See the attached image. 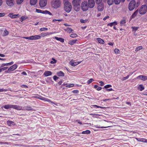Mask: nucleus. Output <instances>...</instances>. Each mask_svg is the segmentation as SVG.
I'll list each match as a JSON object with an SVG mask.
<instances>
[{"label": "nucleus", "instance_id": "obj_57", "mask_svg": "<svg viewBox=\"0 0 147 147\" xmlns=\"http://www.w3.org/2000/svg\"><path fill=\"white\" fill-rule=\"evenodd\" d=\"M87 21V20H84L82 19H80V22L82 23H85V22H86Z\"/></svg>", "mask_w": 147, "mask_h": 147}, {"label": "nucleus", "instance_id": "obj_6", "mask_svg": "<svg viewBox=\"0 0 147 147\" xmlns=\"http://www.w3.org/2000/svg\"><path fill=\"white\" fill-rule=\"evenodd\" d=\"M136 4V1L134 0H131L130 2L128 5V9L129 11H132L134 9Z\"/></svg>", "mask_w": 147, "mask_h": 147}, {"label": "nucleus", "instance_id": "obj_58", "mask_svg": "<svg viewBox=\"0 0 147 147\" xmlns=\"http://www.w3.org/2000/svg\"><path fill=\"white\" fill-rule=\"evenodd\" d=\"M72 92L74 94H77L79 93V91L78 90H74L72 91Z\"/></svg>", "mask_w": 147, "mask_h": 147}, {"label": "nucleus", "instance_id": "obj_40", "mask_svg": "<svg viewBox=\"0 0 147 147\" xmlns=\"http://www.w3.org/2000/svg\"><path fill=\"white\" fill-rule=\"evenodd\" d=\"M25 109L28 111H31L32 110V108L30 106H26L25 107Z\"/></svg>", "mask_w": 147, "mask_h": 147}, {"label": "nucleus", "instance_id": "obj_7", "mask_svg": "<svg viewBox=\"0 0 147 147\" xmlns=\"http://www.w3.org/2000/svg\"><path fill=\"white\" fill-rule=\"evenodd\" d=\"M18 67V65L16 64H14L11 66L7 71H5V73H9L10 72L16 69Z\"/></svg>", "mask_w": 147, "mask_h": 147}, {"label": "nucleus", "instance_id": "obj_44", "mask_svg": "<svg viewBox=\"0 0 147 147\" xmlns=\"http://www.w3.org/2000/svg\"><path fill=\"white\" fill-rule=\"evenodd\" d=\"M70 36L71 38H75L77 37L78 36L76 34H71Z\"/></svg>", "mask_w": 147, "mask_h": 147}, {"label": "nucleus", "instance_id": "obj_42", "mask_svg": "<svg viewBox=\"0 0 147 147\" xmlns=\"http://www.w3.org/2000/svg\"><path fill=\"white\" fill-rule=\"evenodd\" d=\"M93 106L94 107H96L97 108H101L102 109H105L106 108V107H102L101 106H98L96 105H93Z\"/></svg>", "mask_w": 147, "mask_h": 147}, {"label": "nucleus", "instance_id": "obj_21", "mask_svg": "<svg viewBox=\"0 0 147 147\" xmlns=\"http://www.w3.org/2000/svg\"><path fill=\"white\" fill-rule=\"evenodd\" d=\"M37 1V0H30V4L32 5H34L36 4Z\"/></svg>", "mask_w": 147, "mask_h": 147}, {"label": "nucleus", "instance_id": "obj_1", "mask_svg": "<svg viewBox=\"0 0 147 147\" xmlns=\"http://www.w3.org/2000/svg\"><path fill=\"white\" fill-rule=\"evenodd\" d=\"M61 4L60 0H53L51 2L52 7L54 8L57 9L59 8Z\"/></svg>", "mask_w": 147, "mask_h": 147}, {"label": "nucleus", "instance_id": "obj_35", "mask_svg": "<svg viewBox=\"0 0 147 147\" xmlns=\"http://www.w3.org/2000/svg\"><path fill=\"white\" fill-rule=\"evenodd\" d=\"M65 86L68 88L72 87L74 86V84H66Z\"/></svg>", "mask_w": 147, "mask_h": 147}, {"label": "nucleus", "instance_id": "obj_34", "mask_svg": "<svg viewBox=\"0 0 147 147\" xmlns=\"http://www.w3.org/2000/svg\"><path fill=\"white\" fill-rule=\"evenodd\" d=\"M90 133V131L88 130H87L85 131H84L82 132V134H89Z\"/></svg>", "mask_w": 147, "mask_h": 147}, {"label": "nucleus", "instance_id": "obj_63", "mask_svg": "<svg viewBox=\"0 0 147 147\" xmlns=\"http://www.w3.org/2000/svg\"><path fill=\"white\" fill-rule=\"evenodd\" d=\"M99 83L100 84V85L101 86H103L105 84L104 82L102 81L100 82Z\"/></svg>", "mask_w": 147, "mask_h": 147}, {"label": "nucleus", "instance_id": "obj_52", "mask_svg": "<svg viewBox=\"0 0 147 147\" xmlns=\"http://www.w3.org/2000/svg\"><path fill=\"white\" fill-rule=\"evenodd\" d=\"M9 143L7 142H0V144H8Z\"/></svg>", "mask_w": 147, "mask_h": 147}, {"label": "nucleus", "instance_id": "obj_53", "mask_svg": "<svg viewBox=\"0 0 147 147\" xmlns=\"http://www.w3.org/2000/svg\"><path fill=\"white\" fill-rule=\"evenodd\" d=\"M48 29L47 28H42L40 29V31H43L47 30H48Z\"/></svg>", "mask_w": 147, "mask_h": 147}, {"label": "nucleus", "instance_id": "obj_38", "mask_svg": "<svg viewBox=\"0 0 147 147\" xmlns=\"http://www.w3.org/2000/svg\"><path fill=\"white\" fill-rule=\"evenodd\" d=\"M77 40H73L69 41V43L71 45H73L76 43Z\"/></svg>", "mask_w": 147, "mask_h": 147}, {"label": "nucleus", "instance_id": "obj_33", "mask_svg": "<svg viewBox=\"0 0 147 147\" xmlns=\"http://www.w3.org/2000/svg\"><path fill=\"white\" fill-rule=\"evenodd\" d=\"M138 11L137 10H136L135 12H134L133 14L132 15V16H131V18H135L137 15L138 14Z\"/></svg>", "mask_w": 147, "mask_h": 147}, {"label": "nucleus", "instance_id": "obj_54", "mask_svg": "<svg viewBox=\"0 0 147 147\" xmlns=\"http://www.w3.org/2000/svg\"><path fill=\"white\" fill-rule=\"evenodd\" d=\"M20 21L21 22H23L24 20H25L26 18L24 16H22L20 18Z\"/></svg>", "mask_w": 147, "mask_h": 147}, {"label": "nucleus", "instance_id": "obj_12", "mask_svg": "<svg viewBox=\"0 0 147 147\" xmlns=\"http://www.w3.org/2000/svg\"><path fill=\"white\" fill-rule=\"evenodd\" d=\"M74 10L76 11H78L80 9V5L79 4H73Z\"/></svg>", "mask_w": 147, "mask_h": 147}, {"label": "nucleus", "instance_id": "obj_4", "mask_svg": "<svg viewBox=\"0 0 147 147\" xmlns=\"http://www.w3.org/2000/svg\"><path fill=\"white\" fill-rule=\"evenodd\" d=\"M147 11V6L146 5H142L139 10V13L140 14H144Z\"/></svg>", "mask_w": 147, "mask_h": 147}, {"label": "nucleus", "instance_id": "obj_59", "mask_svg": "<svg viewBox=\"0 0 147 147\" xmlns=\"http://www.w3.org/2000/svg\"><path fill=\"white\" fill-rule=\"evenodd\" d=\"M59 78L57 77L56 76H54L53 77V79L55 81H56V80Z\"/></svg>", "mask_w": 147, "mask_h": 147}, {"label": "nucleus", "instance_id": "obj_17", "mask_svg": "<svg viewBox=\"0 0 147 147\" xmlns=\"http://www.w3.org/2000/svg\"><path fill=\"white\" fill-rule=\"evenodd\" d=\"M53 34L52 32H46V33H42L40 34L41 36L42 37H43L46 36L47 35H51Z\"/></svg>", "mask_w": 147, "mask_h": 147}, {"label": "nucleus", "instance_id": "obj_48", "mask_svg": "<svg viewBox=\"0 0 147 147\" xmlns=\"http://www.w3.org/2000/svg\"><path fill=\"white\" fill-rule=\"evenodd\" d=\"M16 110H23L22 109V107L19 105H17Z\"/></svg>", "mask_w": 147, "mask_h": 147}, {"label": "nucleus", "instance_id": "obj_39", "mask_svg": "<svg viewBox=\"0 0 147 147\" xmlns=\"http://www.w3.org/2000/svg\"><path fill=\"white\" fill-rule=\"evenodd\" d=\"M44 14H48L52 16V13L50 12V11H47V10H45L44 11Z\"/></svg>", "mask_w": 147, "mask_h": 147}, {"label": "nucleus", "instance_id": "obj_43", "mask_svg": "<svg viewBox=\"0 0 147 147\" xmlns=\"http://www.w3.org/2000/svg\"><path fill=\"white\" fill-rule=\"evenodd\" d=\"M52 60H53V61H51L50 62V63L52 64H53L54 63H55L57 62V60H55L54 58H52Z\"/></svg>", "mask_w": 147, "mask_h": 147}, {"label": "nucleus", "instance_id": "obj_51", "mask_svg": "<svg viewBox=\"0 0 147 147\" xmlns=\"http://www.w3.org/2000/svg\"><path fill=\"white\" fill-rule=\"evenodd\" d=\"M102 0H96V2L97 4H100L102 2Z\"/></svg>", "mask_w": 147, "mask_h": 147}, {"label": "nucleus", "instance_id": "obj_30", "mask_svg": "<svg viewBox=\"0 0 147 147\" xmlns=\"http://www.w3.org/2000/svg\"><path fill=\"white\" fill-rule=\"evenodd\" d=\"M96 40L100 43L104 44L105 43L104 40L100 38H97Z\"/></svg>", "mask_w": 147, "mask_h": 147}, {"label": "nucleus", "instance_id": "obj_25", "mask_svg": "<svg viewBox=\"0 0 147 147\" xmlns=\"http://www.w3.org/2000/svg\"><path fill=\"white\" fill-rule=\"evenodd\" d=\"M126 20L125 19H123L121 20L120 24L121 26H125L126 23Z\"/></svg>", "mask_w": 147, "mask_h": 147}, {"label": "nucleus", "instance_id": "obj_46", "mask_svg": "<svg viewBox=\"0 0 147 147\" xmlns=\"http://www.w3.org/2000/svg\"><path fill=\"white\" fill-rule=\"evenodd\" d=\"M24 0H16V2L17 4H20Z\"/></svg>", "mask_w": 147, "mask_h": 147}, {"label": "nucleus", "instance_id": "obj_32", "mask_svg": "<svg viewBox=\"0 0 147 147\" xmlns=\"http://www.w3.org/2000/svg\"><path fill=\"white\" fill-rule=\"evenodd\" d=\"M90 115L93 117V118H98L100 116V115L97 114H90Z\"/></svg>", "mask_w": 147, "mask_h": 147}, {"label": "nucleus", "instance_id": "obj_13", "mask_svg": "<svg viewBox=\"0 0 147 147\" xmlns=\"http://www.w3.org/2000/svg\"><path fill=\"white\" fill-rule=\"evenodd\" d=\"M52 74V72L50 71H46L43 74L45 76H48L51 75Z\"/></svg>", "mask_w": 147, "mask_h": 147}, {"label": "nucleus", "instance_id": "obj_8", "mask_svg": "<svg viewBox=\"0 0 147 147\" xmlns=\"http://www.w3.org/2000/svg\"><path fill=\"white\" fill-rule=\"evenodd\" d=\"M47 3V0H40L39 5L41 7H43L46 6Z\"/></svg>", "mask_w": 147, "mask_h": 147}, {"label": "nucleus", "instance_id": "obj_23", "mask_svg": "<svg viewBox=\"0 0 147 147\" xmlns=\"http://www.w3.org/2000/svg\"><path fill=\"white\" fill-rule=\"evenodd\" d=\"M136 139L139 142H146V138H136Z\"/></svg>", "mask_w": 147, "mask_h": 147}, {"label": "nucleus", "instance_id": "obj_60", "mask_svg": "<svg viewBox=\"0 0 147 147\" xmlns=\"http://www.w3.org/2000/svg\"><path fill=\"white\" fill-rule=\"evenodd\" d=\"M132 28L133 30L136 31L138 29L139 27H132Z\"/></svg>", "mask_w": 147, "mask_h": 147}, {"label": "nucleus", "instance_id": "obj_45", "mask_svg": "<svg viewBox=\"0 0 147 147\" xmlns=\"http://www.w3.org/2000/svg\"><path fill=\"white\" fill-rule=\"evenodd\" d=\"M121 1V0H115V3L116 5H118L120 3Z\"/></svg>", "mask_w": 147, "mask_h": 147}, {"label": "nucleus", "instance_id": "obj_19", "mask_svg": "<svg viewBox=\"0 0 147 147\" xmlns=\"http://www.w3.org/2000/svg\"><path fill=\"white\" fill-rule=\"evenodd\" d=\"M81 0H73L72 1L73 4H80Z\"/></svg>", "mask_w": 147, "mask_h": 147}, {"label": "nucleus", "instance_id": "obj_18", "mask_svg": "<svg viewBox=\"0 0 147 147\" xmlns=\"http://www.w3.org/2000/svg\"><path fill=\"white\" fill-rule=\"evenodd\" d=\"M55 39L57 40L60 41L61 42H63L64 41V39L62 38L55 37Z\"/></svg>", "mask_w": 147, "mask_h": 147}, {"label": "nucleus", "instance_id": "obj_64", "mask_svg": "<svg viewBox=\"0 0 147 147\" xmlns=\"http://www.w3.org/2000/svg\"><path fill=\"white\" fill-rule=\"evenodd\" d=\"M5 14L4 13H0V17H3L5 16Z\"/></svg>", "mask_w": 147, "mask_h": 147}, {"label": "nucleus", "instance_id": "obj_5", "mask_svg": "<svg viewBox=\"0 0 147 147\" xmlns=\"http://www.w3.org/2000/svg\"><path fill=\"white\" fill-rule=\"evenodd\" d=\"M22 38L27 39L34 40L39 39L40 38L41 36L38 35L32 36L29 37H22Z\"/></svg>", "mask_w": 147, "mask_h": 147}, {"label": "nucleus", "instance_id": "obj_41", "mask_svg": "<svg viewBox=\"0 0 147 147\" xmlns=\"http://www.w3.org/2000/svg\"><path fill=\"white\" fill-rule=\"evenodd\" d=\"M47 102H49V103H52V104H53L55 105L56 106H57L58 105L57 104V103L54 102H53L51 101V100H50L49 99H48L47 100Z\"/></svg>", "mask_w": 147, "mask_h": 147}, {"label": "nucleus", "instance_id": "obj_29", "mask_svg": "<svg viewBox=\"0 0 147 147\" xmlns=\"http://www.w3.org/2000/svg\"><path fill=\"white\" fill-rule=\"evenodd\" d=\"M9 34V32L8 31L7 29H5L4 31V32L3 33V36H6L8 35Z\"/></svg>", "mask_w": 147, "mask_h": 147}, {"label": "nucleus", "instance_id": "obj_36", "mask_svg": "<svg viewBox=\"0 0 147 147\" xmlns=\"http://www.w3.org/2000/svg\"><path fill=\"white\" fill-rule=\"evenodd\" d=\"M142 46H139L137 47L135 49L136 51H138L142 49Z\"/></svg>", "mask_w": 147, "mask_h": 147}, {"label": "nucleus", "instance_id": "obj_61", "mask_svg": "<svg viewBox=\"0 0 147 147\" xmlns=\"http://www.w3.org/2000/svg\"><path fill=\"white\" fill-rule=\"evenodd\" d=\"M70 64L72 66H74V62L72 61H71L69 62Z\"/></svg>", "mask_w": 147, "mask_h": 147}, {"label": "nucleus", "instance_id": "obj_20", "mask_svg": "<svg viewBox=\"0 0 147 147\" xmlns=\"http://www.w3.org/2000/svg\"><path fill=\"white\" fill-rule=\"evenodd\" d=\"M57 74L59 76L63 77L65 76L63 72L61 71L57 72Z\"/></svg>", "mask_w": 147, "mask_h": 147}, {"label": "nucleus", "instance_id": "obj_3", "mask_svg": "<svg viewBox=\"0 0 147 147\" xmlns=\"http://www.w3.org/2000/svg\"><path fill=\"white\" fill-rule=\"evenodd\" d=\"M81 8L82 10L84 11H86L88 9L89 7L88 3L87 1H84L82 3Z\"/></svg>", "mask_w": 147, "mask_h": 147}, {"label": "nucleus", "instance_id": "obj_11", "mask_svg": "<svg viewBox=\"0 0 147 147\" xmlns=\"http://www.w3.org/2000/svg\"><path fill=\"white\" fill-rule=\"evenodd\" d=\"M6 3L9 6L11 7L14 4V0H6Z\"/></svg>", "mask_w": 147, "mask_h": 147}, {"label": "nucleus", "instance_id": "obj_16", "mask_svg": "<svg viewBox=\"0 0 147 147\" xmlns=\"http://www.w3.org/2000/svg\"><path fill=\"white\" fill-rule=\"evenodd\" d=\"M64 30L69 33L74 32V30L70 28H67L66 29H64Z\"/></svg>", "mask_w": 147, "mask_h": 147}, {"label": "nucleus", "instance_id": "obj_50", "mask_svg": "<svg viewBox=\"0 0 147 147\" xmlns=\"http://www.w3.org/2000/svg\"><path fill=\"white\" fill-rule=\"evenodd\" d=\"M111 87H112L111 85L110 84H108L105 86L104 87L105 88L107 89L108 88H109Z\"/></svg>", "mask_w": 147, "mask_h": 147}, {"label": "nucleus", "instance_id": "obj_24", "mask_svg": "<svg viewBox=\"0 0 147 147\" xmlns=\"http://www.w3.org/2000/svg\"><path fill=\"white\" fill-rule=\"evenodd\" d=\"M140 91H142L144 89V88L142 84H141L137 88Z\"/></svg>", "mask_w": 147, "mask_h": 147}, {"label": "nucleus", "instance_id": "obj_10", "mask_svg": "<svg viewBox=\"0 0 147 147\" xmlns=\"http://www.w3.org/2000/svg\"><path fill=\"white\" fill-rule=\"evenodd\" d=\"M136 78L137 79L140 78L141 80L145 81L147 80V76L141 75L137 76Z\"/></svg>", "mask_w": 147, "mask_h": 147}, {"label": "nucleus", "instance_id": "obj_55", "mask_svg": "<svg viewBox=\"0 0 147 147\" xmlns=\"http://www.w3.org/2000/svg\"><path fill=\"white\" fill-rule=\"evenodd\" d=\"M7 90L6 89H4L3 88H0V92H6Z\"/></svg>", "mask_w": 147, "mask_h": 147}, {"label": "nucleus", "instance_id": "obj_47", "mask_svg": "<svg viewBox=\"0 0 147 147\" xmlns=\"http://www.w3.org/2000/svg\"><path fill=\"white\" fill-rule=\"evenodd\" d=\"M94 81V80L92 78H91L89 80H88L87 82V83L88 84H89L91 83L92 82Z\"/></svg>", "mask_w": 147, "mask_h": 147}, {"label": "nucleus", "instance_id": "obj_31", "mask_svg": "<svg viewBox=\"0 0 147 147\" xmlns=\"http://www.w3.org/2000/svg\"><path fill=\"white\" fill-rule=\"evenodd\" d=\"M115 3V0H107V3L109 5H112Z\"/></svg>", "mask_w": 147, "mask_h": 147}, {"label": "nucleus", "instance_id": "obj_27", "mask_svg": "<svg viewBox=\"0 0 147 147\" xmlns=\"http://www.w3.org/2000/svg\"><path fill=\"white\" fill-rule=\"evenodd\" d=\"M117 22H111L107 24L108 26H110L111 27L112 26H115L117 25Z\"/></svg>", "mask_w": 147, "mask_h": 147}, {"label": "nucleus", "instance_id": "obj_28", "mask_svg": "<svg viewBox=\"0 0 147 147\" xmlns=\"http://www.w3.org/2000/svg\"><path fill=\"white\" fill-rule=\"evenodd\" d=\"M14 63L13 62H9L7 63H3L2 64V67H4L5 66H8L9 65H11L13 64Z\"/></svg>", "mask_w": 147, "mask_h": 147}, {"label": "nucleus", "instance_id": "obj_62", "mask_svg": "<svg viewBox=\"0 0 147 147\" xmlns=\"http://www.w3.org/2000/svg\"><path fill=\"white\" fill-rule=\"evenodd\" d=\"M8 68L7 67H5L2 68H1V71H4L6 69Z\"/></svg>", "mask_w": 147, "mask_h": 147}, {"label": "nucleus", "instance_id": "obj_14", "mask_svg": "<svg viewBox=\"0 0 147 147\" xmlns=\"http://www.w3.org/2000/svg\"><path fill=\"white\" fill-rule=\"evenodd\" d=\"M9 15L10 17L12 18H16L20 16L19 14L13 15L12 13H10Z\"/></svg>", "mask_w": 147, "mask_h": 147}, {"label": "nucleus", "instance_id": "obj_2", "mask_svg": "<svg viewBox=\"0 0 147 147\" xmlns=\"http://www.w3.org/2000/svg\"><path fill=\"white\" fill-rule=\"evenodd\" d=\"M64 8L66 12L69 13L72 9L71 3L68 1H65L64 3Z\"/></svg>", "mask_w": 147, "mask_h": 147}, {"label": "nucleus", "instance_id": "obj_9", "mask_svg": "<svg viewBox=\"0 0 147 147\" xmlns=\"http://www.w3.org/2000/svg\"><path fill=\"white\" fill-rule=\"evenodd\" d=\"M88 2L89 7L90 8H93L95 5V1L94 0H88Z\"/></svg>", "mask_w": 147, "mask_h": 147}, {"label": "nucleus", "instance_id": "obj_37", "mask_svg": "<svg viewBox=\"0 0 147 147\" xmlns=\"http://www.w3.org/2000/svg\"><path fill=\"white\" fill-rule=\"evenodd\" d=\"M36 12L38 13H41L43 14L44 13V11L40 9H36Z\"/></svg>", "mask_w": 147, "mask_h": 147}, {"label": "nucleus", "instance_id": "obj_56", "mask_svg": "<svg viewBox=\"0 0 147 147\" xmlns=\"http://www.w3.org/2000/svg\"><path fill=\"white\" fill-rule=\"evenodd\" d=\"M17 105H11V108L15 109L16 110Z\"/></svg>", "mask_w": 147, "mask_h": 147}, {"label": "nucleus", "instance_id": "obj_22", "mask_svg": "<svg viewBox=\"0 0 147 147\" xmlns=\"http://www.w3.org/2000/svg\"><path fill=\"white\" fill-rule=\"evenodd\" d=\"M7 123L8 125L9 126H11V125H15V123L14 122L10 121H7Z\"/></svg>", "mask_w": 147, "mask_h": 147}, {"label": "nucleus", "instance_id": "obj_26", "mask_svg": "<svg viewBox=\"0 0 147 147\" xmlns=\"http://www.w3.org/2000/svg\"><path fill=\"white\" fill-rule=\"evenodd\" d=\"M4 108L6 109L11 108V105L8 104L5 105L3 106Z\"/></svg>", "mask_w": 147, "mask_h": 147}, {"label": "nucleus", "instance_id": "obj_49", "mask_svg": "<svg viewBox=\"0 0 147 147\" xmlns=\"http://www.w3.org/2000/svg\"><path fill=\"white\" fill-rule=\"evenodd\" d=\"M114 52L116 54H119L120 53L119 50L117 49H115L114 50Z\"/></svg>", "mask_w": 147, "mask_h": 147}, {"label": "nucleus", "instance_id": "obj_15", "mask_svg": "<svg viewBox=\"0 0 147 147\" xmlns=\"http://www.w3.org/2000/svg\"><path fill=\"white\" fill-rule=\"evenodd\" d=\"M104 9V5L102 4H100L98 5L97 7V9L98 11H102Z\"/></svg>", "mask_w": 147, "mask_h": 147}]
</instances>
